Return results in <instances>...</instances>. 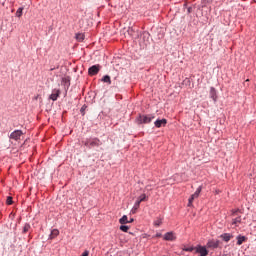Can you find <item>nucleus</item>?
I'll return each instance as SVG.
<instances>
[{
	"mask_svg": "<svg viewBox=\"0 0 256 256\" xmlns=\"http://www.w3.org/2000/svg\"><path fill=\"white\" fill-rule=\"evenodd\" d=\"M83 143L88 149H95V147H101L103 145V142L97 137L87 138Z\"/></svg>",
	"mask_w": 256,
	"mask_h": 256,
	"instance_id": "f257e3e1",
	"label": "nucleus"
},
{
	"mask_svg": "<svg viewBox=\"0 0 256 256\" xmlns=\"http://www.w3.org/2000/svg\"><path fill=\"white\" fill-rule=\"evenodd\" d=\"M153 119H155V116L149 114V115H140L138 118H137V123L138 125H147L149 123H151L153 121Z\"/></svg>",
	"mask_w": 256,
	"mask_h": 256,
	"instance_id": "f03ea898",
	"label": "nucleus"
},
{
	"mask_svg": "<svg viewBox=\"0 0 256 256\" xmlns=\"http://www.w3.org/2000/svg\"><path fill=\"white\" fill-rule=\"evenodd\" d=\"M239 213H241L239 210L232 211V217H235L232 219V225H235L236 227L239 223H241V215H239Z\"/></svg>",
	"mask_w": 256,
	"mask_h": 256,
	"instance_id": "7ed1b4c3",
	"label": "nucleus"
},
{
	"mask_svg": "<svg viewBox=\"0 0 256 256\" xmlns=\"http://www.w3.org/2000/svg\"><path fill=\"white\" fill-rule=\"evenodd\" d=\"M219 245H221V241L211 239V240H208L206 247L208 249H218Z\"/></svg>",
	"mask_w": 256,
	"mask_h": 256,
	"instance_id": "20e7f679",
	"label": "nucleus"
},
{
	"mask_svg": "<svg viewBox=\"0 0 256 256\" xmlns=\"http://www.w3.org/2000/svg\"><path fill=\"white\" fill-rule=\"evenodd\" d=\"M195 252L199 253L200 256H208L209 255V250H207V247L201 246V245H198L195 247Z\"/></svg>",
	"mask_w": 256,
	"mask_h": 256,
	"instance_id": "39448f33",
	"label": "nucleus"
},
{
	"mask_svg": "<svg viewBox=\"0 0 256 256\" xmlns=\"http://www.w3.org/2000/svg\"><path fill=\"white\" fill-rule=\"evenodd\" d=\"M99 71H101L100 65H93L92 67H90L88 69V73H89V75H91V77H93V75H97V73H99Z\"/></svg>",
	"mask_w": 256,
	"mask_h": 256,
	"instance_id": "423d86ee",
	"label": "nucleus"
},
{
	"mask_svg": "<svg viewBox=\"0 0 256 256\" xmlns=\"http://www.w3.org/2000/svg\"><path fill=\"white\" fill-rule=\"evenodd\" d=\"M21 135H23V131L15 130L10 134V139H13L14 141H19L21 139Z\"/></svg>",
	"mask_w": 256,
	"mask_h": 256,
	"instance_id": "0eeeda50",
	"label": "nucleus"
},
{
	"mask_svg": "<svg viewBox=\"0 0 256 256\" xmlns=\"http://www.w3.org/2000/svg\"><path fill=\"white\" fill-rule=\"evenodd\" d=\"M164 241H175L177 239V236L173 232H167L163 236Z\"/></svg>",
	"mask_w": 256,
	"mask_h": 256,
	"instance_id": "6e6552de",
	"label": "nucleus"
},
{
	"mask_svg": "<svg viewBox=\"0 0 256 256\" xmlns=\"http://www.w3.org/2000/svg\"><path fill=\"white\" fill-rule=\"evenodd\" d=\"M61 95V90L59 89H53L52 94L50 95V99L52 101H57L59 99V96Z\"/></svg>",
	"mask_w": 256,
	"mask_h": 256,
	"instance_id": "1a4fd4ad",
	"label": "nucleus"
},
{
	"mask_svg": "<svg viewBox=\"0 0 256 256\" xmlns=\"http://www.w3.org/2000/svg\"><path fill=\"white\" fill-rule=\"evenodd\" d=\"M154 125L157 127V129H160V127H165V125H167V119H158L154 122Z\"/></svg>",
	"mask_w": 256,
	"mask_h": 256,
	"instance_id": "9d476101",
	"label": "nucleus"
},
{
	"mask_svg": "<svg viewBox=\"0 0 256 256\" xmlns=\"http://www.w3.org/2000/svg\"><path fill=\"white\" fill-rule=\"evenodd\" d=\"M221 239H223V241H225V243H229V241H231V239H233V235L229 234V233H224L220 236Z\"/></svg>",
	"mask_w": 256,
	"mask_h": 256,
	"instance_id": "9b49d317",
	"label": "nucleus"
},
{
	"mask_svg": "<svg viewBox=\"0 0 256 256\" xmlns=\"http://www.w3.org/2000/svg\"><path fill=\"white\" fill-rule=\"evenodd\" d=\"M236 239H237V245H243V243L247 241V237L242 235H238Z\"/></svg>",
	"mask_w": 256,
	"mask_h": 256,
	"instance_id": "f8f14e48",
	"label": "nucleus"
},
{
	"mask_svg": "<svg viewBox=\"0 0 256 256\" xmlns=\"http://www.w3.org/2000/svg\"><path fill=\"white\" fill-rule=\"evenodd\" d=\"M210 97L213 101H217V92L215 91V88L210 89Z\"/></svg>",
	"mask_w": 256,
	"mask_h": 256,
	"instance_id": "ddd939ff",
	"label": "nucleus"
},
{
	"mask_svg": "<svg viewBox=\"0 0 256 256\" xmlns=\"http://www.w3.org/2000/svg\"><path fill=\"white\" fill-rule=\"evenodd\" d=\"M59 236V231L57 229H53L49 236V239H55V237Z\"/></svg>",
	"mask_w": 256,
	"mask_h": 256,
	"instance_id": "4468645a",
	"label": "nucleus"
},
{
	"mask_svg": "<svg viewBox=\"0 0 256 256\" xmlns=\"http://www.w3.org/2000/svg\"><path fill=\"white\" fill-rule=\"evenodd\" d=\"M119 223H120L121 225H126V223H129V220H128V218H127V215L122 216V217L120 218V220H119Z\"/></svg>",
	"mask_w": 256,
	"mask_h": 256,
	"instance_id": "2eb2a0df",
	"label": "nucleus"
},
{
	"mask_svg": "<svg viewBox=\"0 0 256 256\" xmlns=\"http://www.w3.org/2000/svg\"><path fill=\"white\" fill-rule=\"evenodd\" d=\"M102 82L103 83H108V85H111V76H109V75L103 76Z\"/></svg>",
	"mask_w": 256,
	"mask_h": 256,
	"instance_id": "dca6fc26",
	"label": "nucleus"
},
{
	"mask_svg": "<svg viewBox=\"0 0 256 256\" xmlns=\"http://www.w3.org/2000/svg\"><path fill=\"white\" fill-rule=\"evenodd\" d=\"M201 194V186H199L198 188H197V190L195 191V193L194 194H192L191 196L194 198V199H197V198H199V195Z\"/></svg>",
	"mask_w": 256,
	"mask_h": 256,
	"instance_id": "f3484780",
	"label": "nucleus"
},
{
	"mask_svg": "<svg viewBox=\"0 0 256 256\" xmlns=\"http://www.w3.org/2000/svg\"><path fill=\"white\" fill-rule=\"evenodd\" d=\"M139 207H140L139 202H135V204L131 210L132 215H135V213H137V209H139Z\"/></svg>",
	"mask_w": 256,
	"mask_h": 256,
	"instance_id": "a211bd4d",
	"label": "nucleus"
},
{
	"mask_svg": "<svg viewBox=\"0 0 256 256\" xmlns=\"http://www.w3.org/2000/svg\"><path fill=\"white\" fill-rule=\"evenodd\" d=\"M76 39L81 43L82 41L85 40V34H81V33L76 34Z\"/></svg>",
	"mask_w": 256,
	"mask_h": 256,
	"instance_id": "6ab92c4d",
	"label": "nucleus"
},
{
	"mask_svg": "<svg viewBox=\"0 0 256 256\" xmlns=\"http://www.w3.org/2000/svg\"><path fill=\"white\" fill-rule=\"evenodd\" d=\"M22 15H23V7H20L16 11V17H22Z\"/></svg>",
	"mask_w": 256,
	"mask_h": 256,
	"instance_id": "aec40b11",
	"label": "nucleus"
},
{
	"mask_svg": "<svg viewBox=\"0 0 256 256\" xmlns=\"http://www.w3.org/2000/svg\"><path fill=\"white\" fill-rule=\"evenodd\" d=\"M30 229H31V225L25 224L23 227V233H28Z\"/></svg>",
	"mask_w": 256,
	"mask_h": 256,
	"instance_id": "412c9836",
	"label": "nucleus"
},
{
	"mask_svg": "<svg viewBox=\"0 0 256 256\" xmlns=\"http://www.w3.org/2000/svg\"><path fill=\"white\" fill-rule=\"evenodd\" d=\"M193 201H195V198L191 196L188 200V207H193Z\"/></svg>",
	"mask_w": 256,
	"mask_h": 256,
	"instance_id": "4be33fe9",
	"label": "nucleus"
},
{
	"mask_svg": "<svg viewBox=\"0 0 256 256\" xmlns=\"http://www.w3.org/2000/svg\"><path fill=\"white\" fill-rule=\"evenodd\" d=\"M6 203H7V205H13V197L8 196L6 199Z\"/></svg>",
	"mask_w": 256,
	"mask_h": 256,
	"instance_id": "5701e85b",
	"label": "nucleus"
},
{
	"mask_svg": "<svg viewBox=\"0 0 256 256\" xmlns=\"http://www.w3.org/2000/svg\"><path fill=\"white\" fill-rule=\"evenodd\" d=\"M120 231L127 233V231H129V226H125V225L120 226Z\"/></svg>",
	"mask_w": 256,
	"mask_h": 256,
	"instance_id": "b1692460",
	"label": "nucleus"
},
{
	"mask_svg": "<svg viewBox=\"0 0 256 256\" xmlns=\"http://www.w3.org/2000/svg\"><path fill=\"white\" fill-rule=\"evenodd\" d=\"M162 223H163V220L157 219V220L154 222V225H155V227H159L160 225H162Z\"/></svg>",
	"mask_w": 256,
	"mask_h": 256,
	"instance_id": "393cba45",
	"label": "nucleus"
},
{
	"mask_svg": "<svg viewBox=\"0 0 256 256\" xmlns=\"http://www.w3.org/2000/svg\"><path fill=\"white\" fill-rule=\"evenodd\" d=\"M183 251H187V252L191 253L192 251H195V247L184 248Z\"/></svg>",
	"mask_w": 256,
	"mask_h": 256,
	"instance_id": "a878e982",
	"label": "nucleus"
},
{
	"mask_svg": "<svg viewBox=\"0 0 256 256\" xmlns=\"http://www.w3.org/2000/svg\"><path fill=\"white\" fill-rule=\"evenodd\" d=\"M138 199L143 203V201H145V199H147V195L142 194V195H140V197Z\"/></svg>",
	"mask_w": 256,
	"mask_h": 256,
	"instance_id": "bb28decb",
	"label": "nucleus"
},
{
	"mask_svg": "<svg viewBox=\"0 0 256 256\" xmlns=\"http://www.w3.org/2000/svg\"><path fill=\"white\" fill-rule=\"evenodd\" d=\"M136 203H139V205H141V200L138 198V200L136 201Z\"/></svg>",
	"mask_w": 256,
	"mask_h": 256,
	"instance_id": "cd10ccee",
	"label": "nucleus"
},
{
	"mask_svg": "<svg viewBox=\"0 0 256 256\" xmlns=\"http://www.w3.org/2000/svg\"><path fill=\"white\" fill-rule=\"evenodd\" d=\"M133 218H131L130 220H128V223H133Z\"/></svg>",
	"mask_w": 256,
	"mask_h": 256,
	"instance_id": "c85d7f7f",
	"label": "nucleus"
},
{
	"mask_svg": "<svg viewBox=\"0 0 256 256\" xmlns=\"http://www.w3.org/2000/svg\"><path fill=\"white\" fill-rule=\"evenodd\" d=\"M156 237H161V234H156Z\"/></svg>",
	"mask_w": 256,
	"mask_h": 256,
	"instance_id": "c756f323",
	"label": "nucleus"
}]
</instances>
